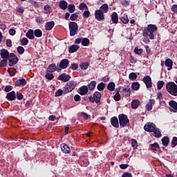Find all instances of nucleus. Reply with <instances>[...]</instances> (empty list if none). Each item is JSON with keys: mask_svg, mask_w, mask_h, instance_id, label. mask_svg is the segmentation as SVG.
Instances as JSON below:
<instances>
[{"mask_svg": "<svg viewBox=\"0 0 177 177\" xmlns=\"http://www.w3.org/2000/svg\"><path fill=\"white\" fill-rule=\"evenodd\" d=\"M149 147L153 151H157L160 149V145H158V142H154L153 144H150Z\"/></svg>", "mask_w": 177, "mask_h": 177, "instance_id": "c85d7f7f", "label": "nucleus"}, {"mask_svg": "<svg viewBox=\"0 0 177 177\" xmlns=\"http://www.w3.org/2000/svg\"><path fill=\"white\" fill-rule=\"evenodd\" d=\"M142 81L145 84L147 88H153V83L151 82V77H150V76H145L142 79Z\"/></svg>", "mask_w": 177, "mask_h": 177, "instance_id": "1a4fd4ad", "label": "nucleus"}, {"mask_svg": "<svg viewBox=\"0 0 177 177\" xmlns=\"http://www.w3.org/2000/svg\"><path fill=\"white\" fill-rule=\"evenodd\" d=\"M120 21L123 24H128L129 23V19H128V15H124L120 17Z\"/></svg>", "mask_w": 177, "mask_h": 177, "instance_id": "58836bf2", "label": "nucleus"}, {"mask_svg": "<svg viewBox=\"0 0 177 177\" xmlns=\"http://www.w3.org/2000/svg\"><path fill=\"white\" fill-rule=\"evenodd\" d=\"M134 52L136 53V55H142V53H143V49L135 47Z\"/></svg>", "mask_w": 177, "mask_h": 177, "instance_id": "4d7b16f0", "label": "nucleus"}, {"mask_svg": "<svg viewBox=\"0 0 177 177\" xmlns=\"http://www.w3.org/2000/svg\"><path fill=\"white\" fill-rule=\"evenodd\" d=\"M157 25L149 24L142 29V37H149L151 40L154 39L156 32L157 31Z\"/></svg>", "mask_w": 177, "mask_h": 177, "instance_id": "f257e3e1", "label": "nucleus"}, {"mask_svg": "<svg viewBox=\"0 0 177 177\" xmlns=\"http://www.w3.org/2000/svg\"><path fill=\"white\" fill-rule=\"evenodd\" d=\"M122 92L124 97H129L131 96V87L129 86H126L122 89Z\"/></svg>", "mask_w": 177, "mask_h": 177, "instance_id": "412c9836", "label": "nucleus"}, {"mask_svg": "<svg viewBox=\"0 0 177 177\" xmlns=\"http://www.w3.org/2000/svg\"><path fill=\"white\" fill-rule=\"evenodd\" d=\"M68 6V3L67 1L62 0L59 3V8L62 9V10H66Z\"/></svg>", "mask_w": 177, "mask_h": 177, "instance_id": "b1692460", "label": "nucleus"}, {"mask_svg": "<svg viewBox=\"0 0 177 177\" xmlns=\"http://www.w3.org/2000/svg\"><path fill=\"white\" fill-rule=\"evenodd\" d=\"M75 44H76V45L82 44V46H88L89 44H91V41L86 37H80L75 39Z\"/></svg>", "mask_w": 177, "mask_h": 177, "instance_id": "423d86ee", "label": "nucleus"}, {"mask_svg": "<svg viewBox=\"0 0 177 177\" xmlns=\"http://www.w3.org/2000/svg\"><path fill=\"white\" fill-rule=\"evenodd\" d=\"M100 10H101L102 13H107V12H109V5L106 3L102 4L100 8Z\"/></svg>", "mask_w": 177, "mask_h": 177, "instance_id": "c756f323", "label": "nucleus"}, {"mask_svg": "<svg viewBox=\"0 0 177 177\" xmlns=\"http://www.w3.org/2000/svg\"><path fill=\"white\" fill-rule=\"evenodd\" d=\"M64 93H70V92H73L72 91H70V87L68 86V83H67L65 86V87L64 88L63 90Z\"/></svg>", "mask_w": 177, "mask_h": 177, "instance_id": "864d4df0", "label": "nucleus"}, {"mask_svg": "<svg viewBox=\"0 0 177 177\" xmlns=\"http://www.w3.org/2000/svg\"><path fill=\"white\" fill-rule=\"evenodd\" d=\"M111 124L114 128H120V122L117 116H113L111 118Z\"/></svg>", "mask_w": 177, "mask_h": 177, "instance_id": "f3484780", "label": "nucleus"}, {"mask_svg": "<svg viewBox=\"0 0 177 177\" xmlns=\"http://www.w3.org/2000/svg\"><path fill=\"white\" fill-rule=\"evenodd\" d=\"M0 56L1 59H9V57L10 56V53H9V51L5 48H2L0 50Z\"/></svg>", "mask_w": 177, "mask_h": 177, "instance_id": "2eb2a0df", "label": "nucleus"}, {"mask_svg": "<svg viewBox=\"0 0 177 177\" xmlns=\"http://www.w3.org/2000/svg\"><path fill=\"white\" fill-rule=\"evenodd\" d=\"M80 10H84L85 9L86 10H89V8H88V6L85 3H81L79 6Z\"/></svg>", "mask_w": 177, "mask_h": 177, "instance_id": "c03bdc74", "label": "nucleus"}, {"mask_svg": "<svg viewBox=\"0 0 177 177\" xmlns=\"http://www.w3.org/2000/svg\"><path fill=\"white\" fill-rule=\"evenodd\" d=\"M23 94L21 93H19L17 92V100H23Z\"/></svg>", "mask_w": 177, "mask_h": 177, "instance_id": "e2e57ef3", "label": "nucleus"}, {"mask_svg": "<svg viewBox=\"0 0 177 177\" xmlns=\"http://www.w3.org/2000/svg\"><path fill=\"white\" fill-rule=\"evenodd\" d=\"M21 85L22 86H24V85H27V81L26 80V79L22 78L15 82L16 86H21Z\"/></svg>", "mask_w": 177, "mask_h": 177, "instance_id": "393cba45", "label": "nucleus"}, {"mask_svg": "<svg viewBox=\"0 0 177 177\" xmlns=\"http://www.w3.org/2000/svg\"><path fill=\"white\" fill-rule=\"evenodd\" d=\"M171 12H173L174 13H177V5L176 4H174L172 6Z\"/></svg>", "mask_w": 177, "mask_h": 177, "instance_id": "338daca9", "label": "nucleus"}, {"mask_svg": "<svg viewBox=\"0 0 177 177\" xmlns=\"http://www.w3.org/2000/svg\"><path fill=\"white\" fill-rule=\"evenodd\" d=\"M69 68L71 70H73V71L78 70V64L75 63V62L72 63L71 64V66L69 67Z\"/></svg>", "mask_w": 177, "mask_h": 177, "instance_id": "a18cd8bd", "label": "nucleus"}, {"mask_svg": "<svg viewBox=\"0 0 177 177\" xmlns=\"http://www.w3.org/2000/svg\"><path fill=\"white\" fill-rule=\"evenodd\" d=\"M171 145L175 147V146L177 145V137H174L172 140H171Z\"/></svg>", "mask_w": 177, "mask_h": 177, "instance_id": "0e129e2a", "label": "nucleus"}, {"mask_svg": "<svg viewBox=\"0 0 177 177\" xmlns=\"http://www.w3.org/2000/svg\"><path fill=\"white\" fill-rule=\"evenodd\" d=\"M36 21L37 23H39V24H41V23H42V21H44V19L42 18V17H37Z\"/></svg>", "mask_w": 177, "mask_h": 177, "instance_id": "69168bd1", "label": "nucleus"}, {"mask_svg": "<svg viewBox=\"0 0 177 177\" xmlns=\"http://www.w3.org/2000/svg\"><path fill=\"white\" fill-rule=\"evenodd\" d=\"M163 86H164V82L158 81V83H157V89L158 91H160V89L162 88Z\"/></svg>", "mask_w": 177, "mask_h": 177, "instance_id": "5fc2aeb1", "label": "nucleus"}, {"mask_svg": "<svg viewBox=\"0 0 177 177\" xmlns=\"http://www.w3.org/2000/svg\"><path fill=\"white\" fill-rule=\"evenodd\" d=\"M71 78V76H70V75L62 73L58 76L57 80H59V81H62V82H68Z\"/></svg>", "mask_w": 177, "mask_h": 177, "instance_id": "f8f14e48", "label": "nucleus"}, {"mask_svg": "<svg viewBox=\"0 0 177 177\" xmlns=\"http://www.w3.org/2000/svg\"><path fill=\"white\" fill-rule=\"evenodd\" d=\"M91 16V12H89V10H86L83 14H82V17L84 19H88L89 17Z\"/></svg>", "mask_w": 177, "mask_h": 177, "instance_id": "3c124183", "label": "nucleus"}, {"mask_svg": "<svg viewBox=\"0 0 177 177\" xmlns=\"http://www.w3.org/2000/svg\"><path fill=\"white\" fill-rule=\"evenodd\" d=\"M88 89H89V91H93V89H95V88H96V81H91L87 86Z\"/></svg>", "mask_w": 177, "mask_h": 177, "instance_id": "2f4dec72", "label": "nucleus"}, {"mask_svg": "<svg viewBox=\"0 0 177 177\" xmlns=\"http://www.w3.org/2000/svg\"><path fill=\"white\" fill-rule=\"evenodd\" d=\"M131 146H132V147H134L135 149H136V147H138V141L135 139H132L131 140Z\"/></svg>", "mask_w": 177, "mask_h": 177, "instance_id": "680f3d73", "label": "nucleus"}, {"mask_svg": "<svg viewBox=\"0 0 177 177\" xmlns=\"http://www.w3.org/2000/svg\"><path fill=\"white\" fill-rule=\"evenodd\" d=\"M60 71V68H59V66H56V64H51L50 65H48L47 70H46V73H55V71Z\"/></svg>", "mask_w": 177, "mask_h": 177, "instance_id": "9b49d317", "label": "nucleus"}, {"mask_svg": "<svg viewBox=\"0 0 177 177\" xmlns=\"http://www.w3.org/2000/svg\"><path fill=\"white\" fill-rule=\"evenodd\" d=\"M68 64H70V61L67 59H63L59 64H57V67H59V70H64L68 67Z\"/></svg>", "mask_w": 177, "mask_h": 177, "instance_id": "6e6552de", "label": "nucleus"}, {"mask_svg": "<svg viewBox=\"0 0 177 177\" xmlns=\"http://www.w3.org/2000/svg\"><path fill=\"white\" fill-rule=\"evenodd\" d=\"M169 106L171 107V109H174V113H177V102L174 100H171L169 102Z\"/></svg>", "mask_w": 177, "mask_h": 177, "instance_id": "bb28decb", "label": "nucleus"}, {"mask_svg": "<svg viewBox=\"0 0 177 177\" xmlns=\"http://www.w3.org/2000/svg\"><path fill=\"white\" fill-rule=\"evenodd\" d=\"M63 93H64V91H63V90H62V89H58V90L55 92V97H58L59 96H62V95H63Z\"/></svg>", "mask_w": 177, "mask_h": 177, "instance_id": "bf43d9fd", "label": "nucleus"}, {"mask_svg": "<svg viewBox=\"0 0 177 177\" xmlns=\"http://www.w3.org/2000/svg\"><path fill=\"white\" fill-rule=\"evenodd\" d=\"M144 129L146 132H153L156 129V124L149 122L144 126Z\"/></svg>", "mask_w": 177, "mask_h": 177, "instance_id": "9d476101", "label": "nucleus"}, {"mask_svg": "<svg viewBox=\"0 0 177 177\" xmlns=\"http://www.w3.org/2000/svg\"><path fill=\"white\" fill-rule=\"evenodd\" d=\"M113 99L115 102H120L121 100V95L120 93L116 92V93L113 96Z\"/></svg>", "mask_w": 177, "mask_h": 177, "instance_id": "49530a36", "label": "nucleus"}, {"mask_svg": "<svg viewBox=\"0 0 177 177\" xmlns=\"http://www.w3.org/2000/svg\"><path fill=\"white\" fill-rule=\"evenodd\" d=\"M55 27V21H48L45 24V30L46 31H50Z\"/></svg>", "mask_w": 177, "mask_h": 177, "instance_id": "6ab92c4d", "label": "nucleus"}, {"mask_svg": "<svg viewBox=\"0 0 177 177\" xmlns=\"http://www.w3.org/2000/svg\"><path fill=\"white\" fill-rule=\"evenodd\" d=\"M152 132H153L155 138H161V136H162L160 129H157L155 127L154 131H153Z\"/></svg>", "mask_w": 177, "mask_h": 177, "instance_id": "473e14b6", "label": "nucleus"}, {"mask_svg": "<svg viewBox=\"0 0 177 177\" xmlns=\"http://www.w3.org/2000/svg\"><path fill=\"white\" fill-rule=\"evenodd\" d=\"M12 68H9L8 69V73L10 74V77H15V74H16V68H13L12 71Z\"/></svg>", "mask_w": 177, "mask_h": 177, "instance_id": "09e8293b", "label": "nucleus"}, {"mask_svg": "<svg viewBox=\"0 0 177 177\" xmlns=\"http://www.w3.org/2000/svg\"><path fill=\"white\" fill-rule=\"evenodd\" d=\"M161 141H162V145L163 146L167 147L168 146V145H169V137L165 136L162 138Z\"/></svg>", "mask_w": 177, "mask_h": 177, "instance_id": "7c9ffc66", "label": "nucleus"}, {"mask_svg": "<svg viewBox=\"0 0 177 177\" xmlns=\"http://www.w3.org/2000/svg\"><path fill=\"white\" fill-rule=\"evenodd\" d=\"M94 16L95 20H97V21H104L106 19L104 13L100 10H96L94 12Z\"/></svg>", "mask_w": 177, "mask_h": 177, "instance_id": "0eeeda50", "label": "nucleus"}, {"mask_svg": "<svg viewBox=\"0 0 177 177\" xmlns=\"http://www.w3.org/2000/svg\"><path fill=\"white\" fill-rule=\"evenodd\" d=\"M80 49V46L75 44H73L68 48V52L69 53H74L75 52H77Z\"/></svg>", "mask_w": 177, "mask_h": 177, "instance_id": "5701e85b", "label": "nucleus"}, {"mask_svg": "<svg viewBox=\"0 0 177 177\" xmlns=\"http://www.w3.org/2000/svg\"><path fill=\"white\" fill-rule=\"evenodd\" d=\"M129 80H131V81H135V80L138 78V75L136 74V73L132 72L129 75Z\"/></svg>", "mask_w": 177, "mask_h": 177, "instance_id": "37998d69", "label": "nucleus"}, {"mask_svg": "<svg viewBox=\"0 0 177 177\" xmlns=\"http://www.w3.org/2000/svg\"><path fill=\"white\" fill-rule=\"evenodd\" d=\"M21 45L22 46H26V45H28V39L24 37L21 40Z\"/></svg>", "mask_w": 177, "mask_h": 177, "instance_id": "603ef678", "label": "nucleus"}, {"mask_svg": "<svg viewBox=\"0 0 177 177\" xmlns=\"http://www.w3.org/2000/svg\"><path fill=\"white\" fill-rule=\"evenodd\" d=\"M77 19H78V15L77 13H73L70 17V20H71L72 21H75Z\"/></svg>", "mask_w": 177, "mask_h": 177, "instance_id": "6e6d98bb", "label": "nucleus"}, {"mask_svg": "<svg viewBox=\"0 0 177 177\" xmlns=\"http://www.w3.org/2000/svg\"><path fill=\"white\" fill-rule=\"evenodd\" d=\"M44 13L46 15H49V13H50V12H52V7H50V6L49 5H46L44 6Z\"/></svg>", "mask_w": 177, "mask_h": 177, "instance_id": "e433bc0d", "label": "nucleus"}, {"mask_svg": "<svg viewBox=\"0 0 177 177\" xmlns=\"http://www.w3.org/2000/svg\"><path fill=\"white\" fill-rule=\"evenodd\" d=\"M108 91H111L113 92L115 89V82H109L107 85Z\"/></svg>", "mask_w": 177, "mask_h": 177, "instance_id": "f704fd0d", "label": "nucleus"}, {"mask_svg": "<svg viewBox=\"0 0 177 177\" xmlns=\"http://www.w3.org/2000/svg\"><path fill=\"white\" fill-rule=\"evenodd\" d=\"M6 97V99H8V100H10V102H12V100H16V92L11 91L7 93V95Z\"/></svg>", "mask_w": 177, "mask_h": 177, "instance_id": "aec40b11", "label": "nucleus"}, {"mask_svg": "<svg viewBox=\"0 0 177 177\" xmlns=\"http://www.w3.org/2000/svg\"><path fill=\"white\" fill-rule=\"evenodd\" d=\"M34 35L37 37V38H41L42 37V30L41 29H36L35 30Z\"/></svg>", "mask_w": 177, "mask_h": 177, "instance_id": "4c0bfd02", "label": "nucleus"}, {"mask_svg": "<svg viewBox=\"0 0 177 177\" xmlns=\"http://www.w3.org/2000/svg\"><path fill=\"white\" fill-rule=\"evenodd\" d=\"M26 37H27L28 39H34V38H35V37L34 36V30H32V29L28 30L26 34Z\"/></svg>", "mask_w": 177, "mask_h": 177, "instance_id": "cd10ccee", "label": "nucleus"}, {"mask_svg": "<svg viewBox=\"0 0 177 177\" xmlns=\"http://www.w3.org/2000/svg\"><path fill=\"white\" fill-rule=\"evenodd\" d=\"M89 92V89L88 88L87 86H82L79 89H78V93L81 95V96H84L86 95Z\"/></svg>", "mask_w": 177, "mask_h": 177, "instance_id": "dca6fc26", "label": "nucleus"}, {"mask_svg": "<svg viewBox=\"0 0 177 177\" xmlns=\"http://www.w3.org/2000/svg\"><path fill=\"white\" fill-rule=\"evenodd\" d=\"M1 67H6L8 66V59H3L0 61Z\"/></svg>", "mask_w": 177, "mask_h": 177, "instance_id": "de8ad7c7", "label": "nucleus"}, {"mask_svg": "<svg viewBox=\"0 0 177 177\" xmlns=\"http://www.w3.org/2000/svg\"><path fill=\"white\" fill-rule=\"evenodd\" d=\"M94 99L95 100V103L97 106H100L102 104V94L99 91H95L93 93Z\"/></svg>", "mask_w": 177, "mask_h": 177, "instance_id": "ddd939ff", "label": "nucleus"}, {"mask_svg": "<svg viewBox=\"0 0 177 177\" xmlns=\"http://www.w3.org/2000/svg\"><path fill=\"white\" fill-rule=\"evenodd\" d=\"M104 88H106V84L103 82L99 83L97 86V89L100 91H104Z\"/></svg>", "mask_w": 177, "mask_h": 177, "instance_id": "ea45409f", "label": "nucleus"}, {"mask_svg": "<svg viewBox=\"0 0 177 177\" xmlns=\"http://www.w3.org/2000/svg\"><path fill=\"white\" fill-rule=\"evenodd\" d=\"M139 88H140V84H139V82H136L132 83L131 88L133 91H139Z\"/></svg>", "mask_w": 177, "mask_h": 177, "instance_id": "72a5a7b5", "label": "nucleus"}, {"mask_svg": "<svg viewBox=\"0 0 177 177\" xmlns=\"http://www.w3.org/2000/svg\"><path fill=\"white\" fill-rule=\"evenodd\" d=\"M139 104H140V101H139V100H133L131 102V109L133 110L138 109Z\"/></svg>", "mask_w": 177, "mask_h": 177, "instance_id": "a878e982", "label": "nucleus"}, {"mask_svg": "<svg viewBox=\"0 0 177 177\" xmlns=\"http://www.w3.org/2000/svg\"><path fill=\"white\" fill-rule=\"evenodd\" d=\"M88 67H89V63L88 62H84L82 64H80V68L82 70H86L88 69Z\"/></svg>", "mask_w": 177, "mask_h": 177, "instance_id": "8fccbe9b", "label": "nucleus"}, {"mask_svg": "<svg viewBox=\"0 0 177 177\" xmlns=\"http://www.w3.org/2000/svg\"><path fill=\"white\" fill-rule=\"evenodd\" d=\"M8 59L9 62L8 66H10V67H13V66L17 64L19 62V57L13 53H10V56Z\"/></svg>", "mask_w": 177, "mask_h": 177, "instance_id": "39448f33", "label": "nucleus"}, {"mask_svg": "<svg viewBox=\"0 0 177 177\" xmlns=\"http://www.w3.org/2000/svg\"><path fill=\"white\" fill-rule=\"evenodd\" d=\"M165 65L166 66V67H168L167 71H171V70H172V66H174V61L168 58L165 60Z\"/></svg>", "mask_w": 177, "mask_h": 177, "instance_id": "a211bd4d", "label": "nucleus"}, {"mask_svg": "<svg viewBox=\"0 0 177 177\" xmlns=\"http://www.w3.org/2000/svg\"><path fill=\"white\" fill-rule=\"evenodd\" d=\"M45 78L48 80V81H52L53 78H55V75H53V73L50 72H46L45 75Z\"/></svg>", "mask_w": 177, "mask_h": 177, "instance_id": "c9c22d12", "label": "nucleus"}, {"mask_svg": "<svg viewBox=\"0 0 177 177\" xmlns=\"http://www.w3.org/2000/svg\"><path fill=\"white\" fill-rule=\"evenodd\" d=\"M70 36L74 37V35H77L78 33V24L76 22L71 21L68 24Z\"/></svg>", "mask_w": 177, "mask_h": 177, "instance_id": "20e7f679", "label": "nucleus"}, {"mask_svg": "<svg viewBox=\"0 0 177 177\" xmlns=\"http://www.w3.org/2000/svg\"><path fill=\"white\" fill-rule=\"evenodd\" d=\"M119 124L120 128H125V127H128V124H129V119H128V116L125 114H120L118 115Z\"/></svg>", "mask_w": 177, "mask_h": 177, "instance_id": "7ed1b4c3", "label": "nucleus"}, {"mask_svg": "<svg viewBox=\"0 0 177 177\" xmlns=\"http://www.w3.org/2000/svg\"><path fill=\"white\" fill-rule=\"evenodd\" d=\"M68 86L70 88V91H72L75 88V86H77V83L74 81H71L68 82Z\"/></svg>", "mask_w": 177, "mask_h": 177, "instance_id": "a19ab883", "label": "nucleus"}, {"mask_svg": "<svg viewBox=\"0 0 177 177\" xmlns=\"http://www.w3.org/2000/svg\"><path fill=\"white\" fill-rule=\"evenodd\" d=\"M67 8L69 13H74L75 12V6L74 4H69Z\"/></svg>", "mask_w": 177, "mask_h": 177, "instance_id": "79ce46f5", "label": "nucleus"}, {"mask_svg": "<svg viewBox=\"0 0 177 177\" xmlns=\"http://www.w3.org/2000/svg\"><path fill=\"white\" fill-rule=\"evenodd\" d=\"M17 50L18 52V53H19V55H23V53H24V47L23 46H18L17 48Z\"/></svg>", "mask_w": 177, "mask_h": 177, "instance_id": "13d9d810", "label": "nucleus"}, {"mask_svg": "<svg viewBox=\"0 0 177 177\" xmlns=\"http://www.w3.org/2000/svg\"><path fill=\"white\" fill-rule=\"evenodd\" d=\"M60 147L62 153H64V154H70L71 153V149H70V147L67 144L62 143L60 145Z\"/></svg>", "mask_w": 177, "mask_h": 177, "instance_id": "4468645a", "label": "nucleus"}, {"mask_svg": "<svg viewBox=\"0 0 177 177\" xmlns=\"http://www.w3.org/2000/svg\"><path fill=\"white\" fill-rule=\"evenodd\" d=\"M122 177H132V174L125 172L122 174Z\"/></svg>", "mask_w": 177, "mask_h": 177, "instance_id": "774afa93", "label": "nucleus"}, {"mask_svg": "<svg viewBox=\"0 0 177 177\" xmlns=\"http://www.w3.org/2000/svg\"><path fill=\"white\" fill-rule=\"evenodd\" d=\"M111 21L113 23V24H118V14L115 12H113L111 15Z\"/></svg>", "mask_w": 177, "mask_h": 177, "instance_id": "4be33fe9", "label": "nucleus"}, {"mask_svg": "<svg viewBox=\"0 0 177 177\" xmlns=\"http://www.w3.org/2000/svg\"><path fill=\"white\" fill-rule=\"evenodd\" d=\"M81 117H82L84 118V120H88V118H89V117H91L89 115H88V113H85V112H82L80 113Z\"/></svg>", "mask_w": 177, "mask_h": 177, "instance_id": "052dcab7", "label": "nucleus"}, {"mask_svg": "<svg viewBox=\"0 0 177 177\" xmlns=\"http://www.w3.org/2000/svg\"><path fill=\"white\" fill-rule=\"evenodd\" d=\"M166 89L172 96H177V85L174 82L167 83Z\"/></svg>", "mask_w": 177, "mask_h": 177, "instance_id": "f03ea898", "label": "nucleus"}]
</instances>
